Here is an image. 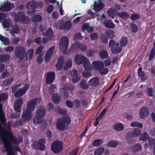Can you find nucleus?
<instances>
[{
	"instance_id": "nucleus-37",
	"label": "nucleus",
	"mask_w": 155,
	"mask_h": 155,
	"mask_svg": "<svg viewBox=\"0 0 155 155\" xmlns=\"http://www.w3.org/2000/svg\"><path fill=\"white\" fill-rule=\"evenodd\" d=\"M124 126L122 123L117 124L114 126V130L118 132L124 129Z\"/></svg>"
},
{
	"instance_id": "nucleus-45",
	"label": "nucleus",
	"mask_w": 155,
	"mask_h": 155,
	"mask_svg": "<svg viewBox=\"0 0 155 155\" xmlns=\"http://www.w3.org/2000/svg\"><path fill=\"white\" fill-rule=\"evenodd\" d=\"M103 142L101 139H99L95 140L92 143L93 146L94 147L99 146L101 145Z\"/></svg>"
},
{
	"instance_id": "nucleus-56",
	"label": "nucleus",
	"mask_w": 155,
	"mask_h": 155,
	"mask_svg": "<svg viewBox=\"0 0 155 155\" xmlns=\"http://www.w3.org/2000/svg\"><path fill=\"white\" fill-rule=\"evenodd\" d=\"M140 18V15L135 13L131 14L130 19L132 21H135L139 19Z\"/></svg>"
},
{
	"instance_id": "nucleus-22",
	"label": "nucleus",
	"mask_w": 155,
	"mask_h": 155,
	"mask_svg": "<svg viewBox=\"0 0 155 155\" xmlns=\"http://www.w3.org/2000/svg\"><path fill=\"white\" fill-rule=\"evenodd\" d=\"M12 8L11 4L10 3H4L0 6V10L3 12L10 11Z\"/></svg>"
},
{
	"instance_id": "nucleus-8",
	"label": "nucleus",
	"mask_w": 155,
	"mask_h": 155,
	"mask_svg": "<svg viewBox=\"0 0 155 155\" xmlns=\"http://www.w3.org/2000/svg\"><path fill=\"white\" fill-rule=\"evenodd\" d=\"M69 40L67 36L63 37L59 43L60 50L63 51L64 54H66V51L68 47Z\"/></svg>"
},
{
	"instance_id": "nucleus-44",
	"label": "nucleus",
	"mask_w": 155,
	"mask_h": 155,
	"mask_svg": "<svg viewBox=\"0 0 155 155\" xmlns=\"http://www.w3.org/2000/svg\"><path fill=\"white\" fill-rule=\"evenodd\" d=\"M86 81L85 80L83 79L81 81L79 85V87L83 89H87L89 87L88 84H86Z\"/></svg>"
},
{
	"instance_id": "nucleus-3",
	"label": "nucleus",
	"mask_w": 155,
	"mask_h": 155,
	"mask_svg": "<svg viewBox=\"0 0 155 155\" xmlns=\"http://www.w3.org/2000/svg\"><path fill=\"white\" fill-rule=\"evenodd\" d=\"M14 18L16 22L19 21L24 24H28L30 21L29 18L25 15L23 12H19L17 13H15Z\"/></svg>"
},
{
	"instance_id": "nucleus-25",
	"label": "nucleus",
	"mask_w": 155,
	"mask_h": 155,
	"mask_svg": "<svg viewBox=\"0 0 155 155\" xmlns=\"http://www.w3.org/2000/svg\"><path fill=\"white\" fill-rule=\"evenodd\" d=\"M26 8L27 9H34L37 7V5L35 2L34 1L28 2L26 4Z\"/></svg>"
},
{
	"instance_id": "nucleus-31",
	"label": "nucleus",
	"mask_w": 155,
	"mask_h": 155,
	"mask_svg": "<svg viewBox=\"0 0 155 155\" xmlns=\"http://www.w3.org/2000/svg\"><path fill=\"white\" fill-rule=\"evenodd\" d=\"M51 99L53 103L55 104H59L61 101L60 97L57 94H54L53 95Z\"/></svg>"
},
{
	"instance_id": "nucleus-12",
	"label": "nucleus",
	"mask_w": 155,
	"mask_h": 155,
	"mask_svg": "<svg viewBox=\"0 0 155 155\" xmlns=\"http://www.w3.org/2000/svg\"><path fill=\"white\" fill-rule=\"evenodd\" d=\"M55 76L54 72L51 71L48 72L46 74V83L47 85L52 83L54 81Z\"/></svg>"
},
{
	"instance_id": "nucleus-60",
	"label": "nucleus",
	"mask_w": 155,
	"mask_h": 155,
	"mask_svg": "<svg viewBox=\"0 0 155 155\" xmlns=\"http://www.w3.org/2000/svg\"><path fill=\"white\" fill-rule=\"evenodd\" d=\"M62 119L64 124H65L67 125L70 124L71 122V120L69 117H63Z\"/></svg>"
},
{
	"instance_id": "nucleus-64",
	"label": "nucleus",
	"mask_w": 155,
	"mask_h": 155,
	"mask_svg": "<svg viewBox=\"0 0 155 155\" xmlns=\"http://www.w3.org/2000/svg\"><path fill=\"white\" fill-rule=\"evenodd\" d=\"M99 71L101 74L104 75L108 72L109 70L107 68H106L100 70Z\"/></svg>"
},
{
	"instance_id": "nucleus-20",
	"label": "nucleus",
	"mask_w": 155,
	"mask_h": 155,
	"mask_svg": "<svg viewBox=\"0 0 155 155\" xmlns=\"http://www.w3.org/2000/svg\"><path fill=\"white\" fill-rule=\"evenodd\" d=\"M56 125L57 129L61 131H63L65 127V125L61 118H59L57 120Z\"/></svg>"
},
{
	"instance_id": "nucleus-14",
	"label": "nucleus",
	"mask_w": 155,
	"mask_h": 155,
	"mask_svg": "<svg viewBox=\"0 0 155 155\" xmlns=\"http://www.w3.org/2000/svg\"><path fill=\"white\" fill-rule=\"evenodd\" d=\"M72 83L76 84L78 82L80 78L78 76L77 71L75 69H74L71 72Z\"/></svg>"
},
{
	"instance_id": "nucleus-48",
	"label": "nucleus",
	"mask_w": 155,
	"mask_h": 155,
	"mask_svg": "<svg viewBox=\"0 0 155 155\" xmlns=\"http://www.w3.org/2000/svg\"><path fill=\"white\" fill-rule=\"evenodd\" d=\"M104 148L102 147H99L95 151L94 155H101L104 151Z\"/></svg>"
},
{
	"instance_id": "nucleus-43",
	"label": "nucleus",
	"mask_w": 155,
	"mask_h": 155,
	"mask_svg": "<svg viewBox=\"0 0 155 155\" xmlns=\"http://www.w3.org/2000/svg\"><path fill=\"white\" fill-rule=\"evenodd\" d=\"M105 34L107 38L110 39L113 38L114 33L113 30H108L105 31Z\"/></svg>"
},
{
	"instance_id": "nucleus-32",
	"label": "nucleus",
	"mask_w": 155,
	"mask_h": 155,
	"mask_svg": "<svg viewBox=\"0 0 155 155\" xmlns=\"http://www.w3.org/2000/svg\"><path fill=\"white\" fill-rule=\"evenodd\" d=\"M105 26L107 28L113 29L115 27L114 24L111 22V20H106L104 21V23Z\"/></svg>"
},
{
	"instance_id": "nucleus-51",
	"label": "nucleus",
	"mask_w": 155,
	"mask_h": 155,
	"mask_svg": "<svg viewBox=\"0 0 155 155\" xmlns=\"http://www.w3.org/2000/svg\"><path fill=\"white\" fill-rule=\"evenodd\" d=\"M71 25V23L70 21H66L64 26V29L66 31H68L70 29Z\"/></svg>"
},
{
	"instance_id": "nucleus-30",
	"label": "nucleus",
	"mask_w": 155,
	"mask_h": 155,
	"mask_svg": "<svg viewBox=\"0 0 155 155\" xmlns=\"http://www.w3.org/2000/svg\"><path fill=\"white\" fill-rule=\"evenodd\" d=\"M11 56L7 54H0V62H7L9 60Z\"/></svg>"
},
{
	"instance_id": "nucleus-59",
	"label": "nucleus",
	"mask_w": 155,
	"mask_h": 155,
	"mask_svg": "<svg viewBox=\"0 0 155 155\" xmlns=\"http://www.w3.org/2000/svg\"><path fill=\"white\" fill-rule=\"evenodd\" d=\"M78 46L79 49L84 51L86 50L87 48V47L86 45L81 44L80 42L78 43Z\"/></svg>"
},
{
	"instance_id": "nucleus-62",
	"label": "nucleus",
	"mask_w": 155,
	"mask_h": 155,
	"mask_svg": "<svg viewBox=\"0 0 155 155\" xmlns=\"http://www.w3.org/2000/svg\"><path fill=\"white\" fill-rule=\"evenodd\" d=\"M147 94L150 97L153 96V88L152 87H150L148 88L147 90Z\"/></svg>"
},
{
	"instance_id": "nucleus-19",
	"label": "nucleus",
	"mask_w": 155,
	"mask_h": 155,
	"mask_svg": "<svg viewBox=\"0 0 155 155\" xmlns=\"http://www.w3.org/2000/svg\"><path fill=\"white\" fill-rule=\"evenodd\" d=\"M64 61V58L63 56H60L58 59L56 67L57 70H61L62 68Z\"/></svg>"
},
{
	"instance_id": "nucleus-36",
	"label": "nucleus",
	"mask_w": 155,
	"mask_h": 155,
	"mask_svg": "<svg viewBox=\"0 0 155 155\" xmlns=\"http://www.w3.org/2000/svg\"><path fill=\"white\" fill-rule=\"evenodd\" d=\"M42 19V17L39 15H34L31 18V20L34 22L41 21Z\"/></svg>"
},
{
	"instance_id": "nucleus-21",
	"label": "nucleus",
	"mask_w": 155,
	"mask_h": 155,
	"mask_svg": "<svg viewBox=\"0 0 155 155\" xmlns=\"http://www.w3.org/2000/svg\"><path fill=\"white\" fill-rule=\"evenodd\" d=\"M140 133V130L137 128H135L132 133L129 132L127 134V138H129V135L131 137H136L139 135Z\"/></svg>"
},
{
	"instance_id": "nucleus-53",
	"label": "nucleus",
	"mask_w": 155,
	"mask_h": 155,
	"mask_svg": "<svg viewBox=\"0 0 155 155\" xmlns=\"http://www.w3.org/2000/svg\"><path fill=\"white\" fill-rule=\"evenodd\" d=\"M155 56V49L154 48H152L150 51L149 56V60L151 61L154 57Z\"/></svg>"
},
{
	"instance_id": "nucleus-4",
	"label": "nucleus",
	"mask_w": 155,
	"mask_h": 155,
	"mask_svg": "<svg viewBox=\"0 0 155 155\" xmlns=\"http://www.w3.org/2000/svg\"><path fill=\"white\" fill-rule=\"evenodd\" d=\"M46 141L45 139L41 138L38 141H35L33 142L32 144L33 147L36 150H39L44 151L46 149L45 145Z\"/></svg>"
},
{
	"instance_id": "nucleus-39",
	"label": "nucleus",
	"mask_w": 155,
	"mask_h": 155,
	"mask_svg": "<svg viewBox=\"0 0 155 155\" xmlns=\"http://www.w3.org/2000/svg\"><path fill=\"white\" fill-rule=\"evenodd\" d=\"M118 145V142L115 140L109 141L106 144L107 147L112 148H115Z\"/></svg>"
},
{
	"instance_id": "nucleus-40",
	"label": "nucleus",
	"mask_w": 155,
	"mask_h": 155,
	"mask_svg": "<svg viewBox=\"0 0 155 155\" xmlns=\"http://www.w3.org/2000/svg\"><path fill=\"white\" fill-rule=\"evenodd\" d=\"M149 138L148 134L146 132H144L140 137V140H143L144 142L147 141Z\"/></svg>"
},
{
	"instance_id": "nucleus-27",
	"label": "nucleus",
	"mask_w": 155,
	"mask_h": 155,
	"mask_svg": "<svg viewBox=\"0 0 155 155\" xmlns=\"http://www.w3.org/2000/svg\"><path fill=\"white\" fill-rule=\"evenodd\" d=\"M59 93L61 96L63 98H67L68 97V92L64 88H60L59 90Z\"/></svg>"
},
{
	"instance_id": "nucleus-58",
	"label": "nucleus",
	"mask_w": 155,
	"mask_h": 155,
	"mask_svg": "<svg viewBox=\"0 0 155 155\" xmlns=\"http://www.w3.org/2000/svg\"><path fill=\"white\" fill-rule=\"evenodd\" d=\"M8 97V94L6 93L0 94V102H2L5 100Z\"/></svg>"
},
{
	"instance_id": "nucleus-55",
	"label": "nucleus",
	"mask_w": 155,
	"mask_h": 155,
	"mask_svg": "<svg viewBox=\"0 0 155 155\" xmlns=\"http://www.w3.org/2000/svg\"><path fill=\"white\" fill-rule=\"evenodd\" d=\"M78 49L79 48H78L77 43L73 44L70 47V50L72 52H76L78 50Z\"/></svg>"
},
{
	"instance_id": "nucleus-11",
	"label": "nucleus",
	"mask_w": 155,
	"mask_h": 155,
	"mask_svg": "<svg viewBox=\"0 0 155 155\" xmlns=\"http://www.w3.org/2000/svg\"><path fill=\"white\" fill-rule=\"evenodd\" d=\"M5 16V14L4 13H0V23H2V25L4 28H10L12 22L10 19H5L2 21H1L2 19Z\"/></svg>"
},
{
	"instance_id": "nucleus-61",
	"label": "nucleus",
	"mask_w": 155,
	"mask_h": 155,
	"mask_svg": "<svg viewBox=\"0 0 155 155\" xmlns=\"http://www.w3.org/2000/svg\"><path fill=\"white\" fill-rule=\"evenodd\" d=\"M80 101L79 99H77L73 101V105L77 108H79L80 106Z\"/></svg>"
},
{
	"instance_id": "nucleus-42",
	"label": "nucleus",
	"mask_w": 155,
	"mask_h": 155,
	"mask_svg": "<svg viewBox=\"0 0 155 155\" xmlns=\"http://www.w3.org/2000/svg\"><path fill=\"white\" fill-rule=\"evenodd\" d=\"M72 65V62L71 60H69L67 61L64 66L63 70L66 71L68 69L70 68Z\"/></svg>"
},
{
	"instance_id": "nucleus-1",
	"label": "nucleus",
	"mask_w": 155,
	"mask_h": 155,
	"mask_svg": "<svg viewBox=\"0 0 155 155\" xmlns=\"http://www.w3.org/2000/svg\"><path fill=\"white\" fill-rule=\"evenodd\" d=\"M0 144L2 141L4 146L1 149L2 153L7 151L6 155H14L12 144H18L23 142V138L20 136L18 138L14 137L10 130L3 129L0 130Z\"/></svg>"
},
{
	"instance_id": "nucleus-16",
	"label": "nucleus",
	"mask_w": 155,
	"mask_h": 155,
	"mask_svg": "<svg viewBox=\"0 0 155 155\" xmlns=\"http://www.w3.org/2000/svg\"><path fill=\"white\" fill-rule=\"evenodd\" d=\"M55 49V46H52L47 50L45 57V61L48 62L49 59L51 58L53 52Z\"/></svg>"
},
{
	"instance_id": "nucleus-17",
	"label": "nucleus",
	"mask_w": 155,
	"mask_h": 155,
	"mask_svg": "<svg viewBox=\"0 0 155 155\" xmlns=\"http://www.w3.org/2000/svg\"><path fill=\"white\" fill-rule=\"evenodd\" d=\"M92 65L96 70L99 71L103 69L104 64L102 61H94L92 62Z\"/></svg>"
},
{
	"instance_id": "nucleus-52",
	"label": "nucleus",
	"mask_w": 155,
	"mask_h": 155,
	"mask_svg": "<svg viewBox=\"0 0 155 155\" xmlns=\"http://www.w3.org/2000/svg\"><path fill=\"white\" fill-rule=\"evenodd\" d=\"M64 87L66 89L70 91H73L75 88V86L71 84L66 83L64 85Z\"/></svg>"
},
{
	"instance_id": "nucleus-46",
	"label": "nucleus",
	"mask_w": 155,
	"mask_h": 155,
	"mask_svg": "<svg viewBox=\"0 0 155 155\" xmlns=\"http://www.w3.org/2000/svg\"><path fill=\"white\" fill-rule=\"evenodd\" d=\"M128 41V39L125 37H122L120 41V46L122 47L125 46Z\"/></svg>"
},
{
	"instance_id": "nucleus-34",
	"label": "nucleus",
	"mask_w": 155,
	"mask_h": 155,
	"mask_svg": "<svg viewBox=\"0 0 155 155\" xmlns=\"http://www.w3.org/2000/svg\"><path fill=\"white\" fill-rule=\"evenodd\" d=\"M20 31V29L18 26L14 25L12 27V30L10 31V33L13 35V34H18L19 33Z\"/></svg>"
},
{
	"instance_id": "nucleus-5",
	"label": "nucleus",
	"mask_w": 155,
	"mask_h": 155,
	"mask_svg": "<svg viewBox=\"0 0 155 155\" xmlns=\"http://www.w3.org/2000/svg\"><path fill=\"white\" fill-rule=\"evenodd\" d=\"M26 51L25 47L21 46H17L15 49V54L19 60H23L25 57Z\"/></svg>"
},
{
	"instance_id": "nucleus-49",
	"label": "nucleus",
	"mask_w": 155,
	"mask_h": 155,
	"mask_svg": "<svg viewBox=\"0 0 155 155\" xmlns=\"http://www.w3.org/2000/svg\"><path fill=\"white\" fill-rule=\"evenodd\" d=\"M139 78H140L141 80L143 81L147 79V76L146 74L144 71H142L138 74Z\"/></svg>"
},
{
	"instance_id": "nucleus-7",
	"label": "nucleus",
	"mask_w": 155,
	"mask_h": 155,
	"mask_svg": "<svg viewBox=\"0 0 155 155\" xmlns=\"http://www.w3.org/2000/svg\"><path fill=\"white\" fill-rule=\"evenodd\" d=\"M75 61L78 65H80L83 64L84 69L86 70V68L88 65L89 61L88 60L84 55L78 54L75 57Z\"/></svg>"
},
{
	"instance_id": "nucleus-23",
	"label": "nucleus",
	"mask_w": 155,
	"mask_h": 155,
	"mask_svg": "<svg viewBox=\"0 0 155 155\" xmlns=\"http://www.w3.org/2000/svg\"><path fill=\"white\" fill-rule=\"evenodd\" d=\"M99 80L97 77L91 78L89 81L88 84L90 86L95 87L97 86L99 83Z\"/></svg>"
},
{
	"instance_id": "nucleus-9",
	"label": "nucleus",
	"mask_w": 155,
	"mask_h": 155,
	"mask_svg": "<svg viewBox=\"0 0 155 155\" xmlns=\"http://www.w3.org/2000/svg\"><path fill=\"white\" fill-rule=\"evenodd\" d=\"M41 99L39 98H35L31 100L27 105L26 110L32 112L36 107L37 104L40 103Z\"/></svg>"
},
{
	"instance_id": "nucleus-2",
	"label": "nucleus",
	"mask_w": 155,
	"mask_h": 155,
	"mask_svg": "<svg viewBox=\"0 0 155 155\" xmlns=\"http://www.w3.org/2000/svg\"><path fill=\"white\" fill-rule=\"evenodd\" d=\"M46 113L45 107H40L36 111L35 117L33 119V123L35 124L41 123L43 121L41 119L45 116Z\"/></svg>"
},
{
	"instance_id": "nucleus-63",
	"label": "nucleus",
	"mask_w": 155,
	"mask_h": 155,
	"mask_svg": "<svg viewBox=\"0 0 155 155\" xmlns=\"http://www.w3.org/2000/svg\"><path fill=\"white\" fill-rule=\"evenodd\" d=\"M44 47L42 46H39L36 49L35 52V55H37L40 53L43 50Z\"/></svg>"
},
{
	"instance_id": "nucleus-28",
	"label": "nucleus",
	"mask_w": 155,
	"mask_h": 155,
	"mask_svg": "<svg viewBox=\"0 0 155 155\" xmlns=\"http://www.w3.org/2000/svg\"><path fill=\"white\" fill-rule=\"evenodd\" d=\"M117 15L124 20L127 19L130 17V14L126 12H118L117 13Z\"/></svg>"
},
{
	"instance_id": "nucleus-33",
	"label": "nucleus",
	"mask_w": 155,
	"mask_h": 155,
	"mask_svg": "<svg viewBox=\"0 0 155 155\" xmlns=\"http://www.w3.org/2000/svg\"><path fill=\"white\" fill-rule=\"evenodd\" d=\"M131 150L134 153L138 152L141 150V146L139 143H137L133 146L132 149Z\"/></svg>"
},
{
	"instance_id": "nucleus-15",
	"label": "nucleus",
	"mask_w": 155,
	"mask_h": 155,
	"mask_svg": "<svg viewBox=\"0 0 155 155\" xmlns=\"http://www.w3.org/2000/svg\"><path fill=\"white\" fill-rule=\"evenodd\" d=\"M149 111L146 107H143L139 112V116L141 119H143L149 115Z\"/></svg>"
},
{
	"instance_id": "nucleus-54",
	"label": "nucleus",
	"mask_w": 155,
	"mask_h": 155,
	"mask_svg": "<svg viewBox=\"0 0 155 155\" xmlns=\"http://www.w3.org/2000/svg\"><path fill=\"white\" fill-rule=\"evenodd\" d=\"M106 35L104 34H102L100 35L101 40L105 44H107L108 41V38Z\"/></svg>"
},
{
	"instance_id": "nucleus-26",
	"label": "nucleus",
	"mask_w": 155,
	"mask_h": 155,
	"mask_svg": "<svg viewBox=\"0 0 155 155\" xmlns=\"http://www.w3.org/2000/svg\"><path fill=\"white\" fill-rule=\"evenodd\" d=\"M104 7V4L103 3L101 2L97 4L96 2H94V4L93 7V9L96 12H99Z\"/></svg>"
},
{
	"instance_id": "nucleus-29",
	"label": "nucleus",
	"mask_w": 155,
	"mask_h": 155,
	"mask_svg": "<svg viewBox=\"0 0 155 155\" xmlns=\"http://www.w3.org/2000/svg\"><path fill=\"white\" fill-rule=\"evenodd\" d=\"M117 11L114 8L111 7L107 11V12L109 16L112 18H114Z\"/></svg>"
},
{
	"instance_id": "nucleus-47",
	"label": "nucleus",
	"mask_w": 155,
	"mask_h": 155,
	"mask_svg": "<svg viewBox=\"0 0 155 155\" xmlns=\"http://www.w3.org/2000/svg\"><path fill=\"white\" fill-rule=\"evenodd\" d=\"M130 126L132 127H138L139 128H141L143 127L142 124L136 121L131 122L130 124Z\"/></svg>"
},
{
	"instance_id": "nucleus-10",
	"label": "nucleus",
	"mask_w": 155,
	"mask_h": 155,
	"mask_svg": "<svg viewBox=\"0 0 155 155\" xmlns=\"http://www.w3.org/2000/svg\"><path fill=\"white\" fill-rule=\"evenodd\" d=\"M29 87V85L25 84L23 88H20L17 91H15L14 95L15 97L18 98L23 96L26 93Z\"/></svg>"
},
{
	"instance_id": "nucleus-41",
	"label": "nucleus",
	"mask_w": 155,
	"mask_h": 155,
	"mask_svg": "<svg viewBox=\"0 0 155 155\" xmlns=\"http://www.w3.org/2000/svg\"><path fill=\"white\" fill-rule=\"evenodd\" d=\"M122 50V47L120 46V47H116V48L111 49V52L113 54H117L120 53Z\"/></svg>"
},
{
	"instance_id": "nucleus-6",
	"label": "nucleus",
	"mask_w": 155,
	"mask_h": 155,
	"mask_svg": "<svg viewBox=\"0 0 155 155\" xmlns=\"http://www.w3.org/2000/svg\"><path fill=\"white\" fill-rule=\"evenodd\" d=\"M63 143L59 140L54 141L51 145V149L54 153L57 154L61 152L63 149Z\"/></svg>"
},
{
	"instance_id": "nucleus-18",
	"label": "nucleus",
	"mask_w": 155,
	"mask_h": 155,
	"mask_svg": "<svg viewBox=\"0 0 155 155\" xmlns=\"http://www.w3.org/2000/svg\"><path fill=\"white\" fill-rule=\"evenodd\" d=\"M23 103V100L21 98H19L16 101L14 105V107L15 111L18 112L21 111V107Z\"/></svg>"
},
{
	"instance_id": "nucleus-13",
	"label": "nucleus",
	"mask_w": 155,
	"mask_h": 155,
	"mask_svg": "<svg viewBox=\"0 0 155 155\" xmlns=\"http://www.w3.org/2000/svg\"><path fill=\"white\" fill-rule=\"evenodd\" d=\"M31 112L27 110L25 113H24L21 117L24 123H26L29 121L32 118Z\"/></svg>"
},
{
	"instance_id": "nucleus-50",
	"label": "nucleus",
	"mask_w": 155,
	"mask_h": 155,
	"mask_svg": "<svg viewBox=\"0 0 155 155\" xmlns=\"http://www.w3.org/2000/svg\"><path fill=\"white\" fill-rule=\"evenodd\" d=\"M0 40L5 45H8L10 43L9 39L2 35H0Z\"/></svg>"
},
{
	"instance_id": "nucleus-35",
	"label": "nucleus",
	"mask_w": 155,
	"mask_h": 155,
	"mask_svg": "<svg viewBox=\"0 0 155 155\" xmlns=\"http://www.w3.org/2000/svg\"><path fill=\"white\" fill-rule=\"evenodd\" d=\"M34 54V51L32 49H31L28 50L26 55V59L30 60L32 58Z\"/></svg>"
},
{
	"instance_id": "nucleus-24",
	"label": "nucleus",
	"mask_w": 155,
	"mask_h": 155,
	"mask_svg": "<svg viewBox=\"0 0 155 155\" xmlns=\"http://www.w3.org/2000/svg\"><path fill=\"white\" fill-rule=\"evenodd\" d=\"M44 35L47 37L50 40H51L54 36V33L52 28H48L46 32L44 33Z\"/></svg>"
},
{
	"instance_id": "nucleus-38",
	"label": "nucleus",
	"mask_w": 155,
	"mask_h": 155,
	"mask_svg": "<svg viewBox=\"0 0 155 155\" xmlns=\"http://www.w3.org/2000/svg\"><path fill=\"white\" fill-rule=\"evenodd\" d=\"M99 55L102 59H105L108 58V54L106 51L102 50L99 52Z\"/></svg>"
},
{
	"instance_id": "nucleus-57",
	"label": "nucleus",
	"mask_w": 155,
	"mask_h": 155,
	"mask_svg": "<svg viewBox=\"0 0 155 155\" xmlns=\"http://www.w3.org/2000/svg\"><path fill=\"white\" fill-rule=\"evenodd\" d=\"M56 110L58 113L61 114L65 115L67 114V111L64 109H61L60 107H58Z\"/></svg>"
}]
</instances>
